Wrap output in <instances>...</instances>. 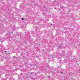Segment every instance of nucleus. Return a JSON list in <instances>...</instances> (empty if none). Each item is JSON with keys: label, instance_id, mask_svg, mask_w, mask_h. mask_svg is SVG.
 <instances>
[{"label": "nucleus", "instance_id": "obj_1", "mask_svg": "<svg viewBox=\"0 0 80 80\" xmlns=\"http://www.w3.org/2000/svg\"><path fill=\"white\" fill-rule=\"evenodd\" d=\"M22 20H24V18H22Z\"/></svg>", "mask_w": 80, "mask_h": 80}, {"label": "nucleus", "instance_id": "obj_2", "mask_svg": "<svg viewBox=\"0 0 80 80\" xmlns=\"http://www.w3.org/2000/svg\"><path fill=\"white\" fill-rule=\"evenodd\" d=\"M61 73H63V72H62Z\"/></svg>", "mask_w": 80, "mask_h": 80}, {"label": "nucleus", "instance_id": "obj_3", "mask_svg": "<svg viewBox=\"0 0 80 80\" xmlns=\"http://www.w3.org/2000/svg\"><path fill=\"white\" fill-rule=\"evenodd\" d=\"M5 52H7V51H5Z\"/></svg>", "mask_w": 80, "mask_h": 80}]
</instances>
